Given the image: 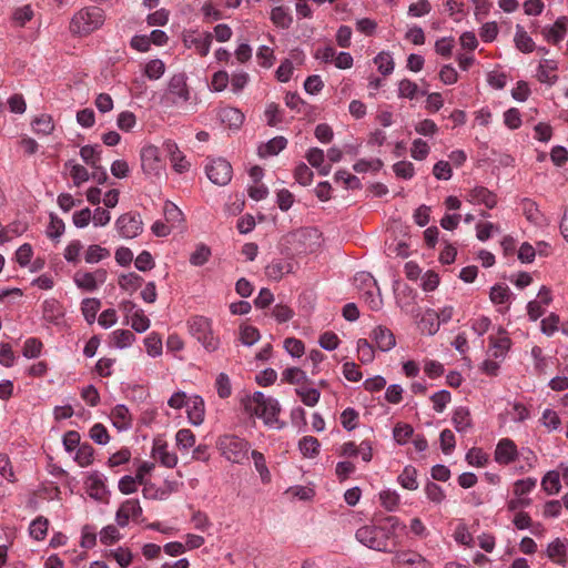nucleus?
Returning a JSON list of instances; mask_svg holds the SVG:
<instances>
[{
    "mask_svg": "<svg viewBox=\"0 0 568 568\" xmlns=\"http://www.w3.org/2000/svg\"><path fill=\"white\" fill-rule=\"evenodd\" d=\"M163 213L165 222L173 227L180 226L184 221L182 211L172 202L168 201L164 204Z\"/></svg>",
    "mask_w": 568,
    "mask_h": 568,
    "instance_id": "obj_29",
    "label": "nucleus"
},
{
    "mask_svg": "<svg viewBox=\"0 0 568 568\" xmlns=\"http://www.w3.org/2000/svg\"><path fill=\"white\" fill-rule=\"evenodd\" d=\"M419 92L418 85L409 79H403L398 83V97L413 100Z\"/></svg>",
    "mask_w": 568,
    "mask_h": 568,
    "instance_id": "obj_50",
    "label": "nucleus"
},
{
    "mask_svg": "<svg viewBox=\"0 0 568 568\" xmlns=\"http://www.w3.org/2000/svg\"><path fill=\"white\" fill-rule=\"evenodd\" d=\"M110 256V252L108 248L102 247L100 245L93 244L90 245L85 252L84 260L89 264L98 263Z\"/></svg>",
    "mask_w": 568,
    "mask_h": 568,
    "instance_id": "obj_42",
    "label": "nucleus"
},
{
    "mask_svg": "<svg viewBox=\"0 0 568 568\" xmlns=\"http://www.w3.org/2000/svg\"><path fill=\"white\" fill-rule=\"evenodd\" d=\"M185 409L189 422L192 425L199 426L204 422L205 405L201 396L194 395L189 397V404Z\"/></svg>",
    "mask_w": 568,
    "mask_h": 568,
    "instance_id": "obj_19",
    "label": "nucleus"
},
{
    "mask_svg": "<svg viewBox=\"0 0 568 568\" xmlns=\"http://www.w3.org/2000/svg\"><path fill=\"white\" fill-rule=\"evenodd\" d=\"M295 180L302 185H308L313 180V171L305 164L301 163L294 172Z\"/></svg>",
    "mask_w": 568,
    "mask_h": 568,
    "instance_id": "obj_64",
    "label": "nucleus"
},
{
    "mask_svg": "<svg viewBox=\"0 0 568 568\" xmlns=\"http://www.w3.org/2000/svg\"><path fill=\"white\" fill-rule=\"evenodd\" d=\"M131 326L138 333H143L150 327V320L142 310H138L131 316Z\"/></svg>",
    "mask_w": 568,
    "mask_h": 568,
    "instance_id": "obj_53",
    "label": "nucleus"
},
{
    "mask_svg": "<svg viewBox=\"0 0 568 568\" xmlns=\"http://www.w3.org/2000/svg\"><path fill=\"white\" fill-rule=\"evenodd\" d=\"M567 17H560L551 27L544 28L542 36L545 40L552 44L559 43L567 33Z\"/></svg>",
    "mask_w": 568,
    "mask_h": 568,
    "instance_id": "obj_21",
    "label": "nucleus"
},
{
    "mask_svg": "<svg viewBox=\"0 0 568 568\" xmlns=\"http://www.w3.org/2000/svg\"><path fill=\"white\" fill-rule=\"evenodd\" d=\"M425 494L427 498L435 504H440L446 497L443 488L433 481L426 484Z\"/></svg>",
    "mask_w": 568,
    "mask_h": 568,
    "instance_id": "obj_60",
    "label": "nucleus"
},
{
    "mask_svg": "<svg viewBox=\"0 0 568 568\" xmlns=\"http://www.w3.org/2000/svg\"><path fill=\"white\" fill-rule=\"evenodd\" d=\"M217 395L221 398H229L232 393L231 381L225 373H220L215 382Z\"/></svg>",
    "mask_w": 568,
    "mask_h": 568,
    "instance_id": "obj_59",
    "label": "nucleus"
},
{
    "mask_svg": "<svg viewBox=\"0 0 568 568\" xmlns=\"http://www.w3.org/2000/svg\"><path fill=\"white\" fill-rule=\"evenodd\" d=\"M510 291L503 284H496L491 287L489 297L495 304H504L509 300Z\"/></svg>",
    "mask_w": 568,
    "mask_h": 568,
    "instance_id": "obj_56",
    "label": "nucleus"
},
{
    "mask_svg": "<svg viewBox=\"0 0 568 568\" xmlns=\"http://www.w3.org/2000/svg\"><path fill=\"white\" fill-rule=\"evenodd\" d=\"M392 565L394 568H432L429 561L412 550L397 551L392 558Z\"/></svg>",
    "mask_w": 568,
    "mask_h": 568,
    "instance_id": "obj_10",
    "label": "nucleus"
},
{
    "mask_svg": "<svg viewBox=\"0 0 568 568\" xmlns=\"http://www.w3.org/2000/svg\"><path fill=\"white\" fill-rule=\"evenodd\" d=\"M287 145V140L284 136H275L267 143L258 146V155L262 158L277 155Z\"/></svg>",
    "mask_w": 568,
    "mask_h": 568,
    "instance_id": "obj_27",
    "label": "nucleus"
},
{
    "mask_svg": "<svg viewBox=\"0 0 568 568\" xmlns=\"http://www.w3.org/2000/svg\"><path fill=\"white\" fill-rule=\"evenodd\" d=\"M377 70L384 75H389L395 68V62L389 52L382 51L374 58Z\"/></svg>",
    "mask_w": 568,
    "mask_h": 568,
    "instance_id": "obj_32",
    "label": "nucleus"
},
{
    "mask_svg": "<svg viewBox=\"0 0 568 568\" xmlns=\"http://www.w3.org/2000/svg\"><path fill=\"white\" fill-rule=\"evenodd\" d=\"M518 457L517 446L509 438H503L498 442L495 449V460L500 465H509Z\"/></svg>",
    "mask_w": 568,
    "mask_h": 568,
    "instance_id": "obj_13",
    "label": "nucleus"
},
{
    "mask_svg": "<svg viewBox=\"0 0 568 568\" xmlns=\"http://www.w3.org/2000/svg\"><path fill=\"white\" fill-rule=\"evenodd\" d=\"M164 71L165 65L163 61H161L160 59H154L146 63L144 74L150 80H158L163 75Z\"/></svg>",
    "mask_w": 568,
    "mask_h": 568,
    "instance_id": "obj_47",
    "label": "nucleus"
},
{
    "mask_svg": "<svg viewBox=\"0 0 568 568\" xmlns=\"http://www.w3.org/2000/svg\"><path fill=\"white\" fill-rule=\"evenodd\" d=\"M321 232L315 227H302L287 235V243L297 255L315 253L321 246Z\"/></svg>",
    "mask_w": 568,
    "mask_h": 568,
    "instance_id": "obj_4",
    "label": "nucleus"
},
{
    "mask_svg": "<svg viewBox=\"0 0 568 568\" xmlns=\"http://www.w3.org/2000/svg\"><path fill=\"white\" fill-rule=\"evenodd\" d=\"M74 283L79 288L88 292L95 291L98 287L91 272L78 271L74 274Z\"/></svg>",
    "mask_w": 568,
    "mask_h": 568,
    "instance_id": "obj_43",
    "label": "nucleus"
},
{
    "mask_svg": "<svg viewBox=\"0 0 568 568\" xmlns=\"http://www.w3.org/2000/svg\"><path fill=\"white\" fill-rule=\"evenodd\" d=\"M142 515V507L138 499H128L119 507L115 520L119 526H128L130 519L136 520Z\"/></svg>",
    "mask_w": 568,
    "mask_h": 568,
    "instance_id": "obj_12",
    "label": "nucleus"
},
{
    "mask_svg": "<svg viewBox=\"0 0 568 568\" xmlns=\"http://www.w3.org/2000/svg\"><path fill=\"white\" fill-rule=\"evenodd\" d=\"M271 20H272V22L276 27L282 28V29L290 28V26L293 22L292 16L282 6L275 7V8L272 9V11H271Z\"/></svg>",
    "mask_w": 568,
    "mask_h": 568,
    "instance_id": "obj_35",
    "label": "nucleus"
},
{
    "mask_svg": "<svg viewBox=\"0 0 568 568\" xmlns=\"http://www.w3.org/2000/svg\"><path fill=\"white\" fill-rule=\"evenodd\" d=\"M106 557L115 560L121 568H126L132 562V552L130 551L129 548L124 547L111 549L108 552Z\"/></svg>",
    "mask_w": 568,
    "mask_h": 568,
    "instance_id": "obj_39",
    "label": "nucleus"
},
{
    "mask_svg": "<svg viewBox=\"0 0 568 568\" xmlns=\"http://www.w3.org/2000/svg\"><path fill=\"white\" fill-rule=\"evenodd\" d=\"M184 43L189 48L194 47L201 57H205L211 48L212 34L206 32L199 36H186Z\"/></svg>",
    "mask_w": 568,
    "mask_h": 568,
    "instance_id": "obj_25",
    "label": "nucleus"
},
{
    "mask_svg": "<svg viewBox=\"0 0 568 568\" xmlns=\"http://www.w3.org/2000/svg\"><path fill=\"white\" fill-rule=\"evenodd\" d=\"M143 283V277L139 274L131 272L128 274H122L119 276L118 284L119 286L126 292L133 293L139 287H141Z\"/></svg>",
    "mask_w": 568,
    "mask_h": 568,
    "instance_id": "obj_30",
    "label": "nucleus"
},
{
    "mask_svg": "<svg viewBox=\"0 0 568 568\" xmlns=\"http://www.w3.org/2000/svg\"><path fill=\"white\" fill-rule=\"evenodd\" d=\"M557 68L556 63L554 61L546 60L544 63H541L538 68V80L544 83L552 84L556 82L557 77L555 74H551L552 71H555Z\"/></svg>",
    "mask_w": 568,
    "mask_h": 568,
    "instance_id": "obj_40",
    "label": "nucleus"
},
{
    "mask_svg": "<svg viewBox=\"0 0 568 568\" xmlns=\"http://www.w3.org/2000/svg\"><path fill=\"white\" fill-rule=\"evenodd\" d=\"M112 341L118 348H124L135 341V335L129 329H116L112 333Z\"/></svg>",
    "mask_w": 568,
    "mask_h": 568,
    "instance_id": "obj_44",
    "label": "nucleus"
},
{
    "mask_svg": "<svg viewBox=\"0 0 568 568\" xmlns=\"http://www.w3.org/2000/svg\"><path fill=\"white\" fill-rule=\"evenodd\" d=\"M101 307V302L98 298H84L82 301L81 311L89 324L95 321L97 313Z\"/></svg>",
    "mask_w": 568,
    "mask_h": 568,
    "instance_id": "obj_38",
    "label": "nucleus"
},
{
    "mask_svg": "<svg viewBox=\"0 0 568 568\" xmlns=\"http://www.w3.org/2000/svg\"><path fill=\"white\" fill-rule=\"evenodd\" d=\"M379 500L385 509L393 511L399 504V495L394 490H383L379 494Z\"/></svg>",
    "mask_w": 568,
    "mask_h": 568,
    "instance_id": "obj_49",
    "label": "nucleus"
},
{
    "mask_svg": "<svg viewBox=\"0 0 568 568\" xmlns=\"http://www.w3.org/2000/svg\"><path fill=\"white\" fill-rule=\"evenodd\" d=\"M523 214L528 222L541 226L545 224L546 219L538 207V204L530 199H523L520 202Z\"/></svg>",
    "mask_w": 568,
    "mask_h": 568,
    "instance_id": "obj_23",
    "label": "nucleus"
},
{
    "mask_svg": "<svg viewBox=\"0 0 568 568\" xmlns=\"http://www.w3.org/2000/svg\"><path fill=\"white\" fill-rule=\"evenodd\" d=\"M141 168L146 175H159L162 169L160 151L155 145H145L140 152Z\"/></svg>",
    "mask_w": 568,
    "mask_h": 568,
    "instance_id": "obj_11",
    "label": "nucleus"
},
{
    "mask_svg": "<svg viewBox=\"0 0 568 568\" xmlns=\"http://www.w3.org/2000/svg\"><path fill=\"white\" fill-rule=\"evenodd\" d=\"M537 480L535 478L519 479L514 484V494L518 497H524L536 487Z\"/></svg>",
    "mask_w": 568,
    "mask_h": 568,
    "instance_id": "obj_58",
    "label": "nucleus"
},
{
    "mask_svg": "<svg viewBox=\"0 0 568 568\" xmlns=\"http://www.w3.org/2000/svg\"><path fill=\"white\" fill-rule=\"evenodd\" d=\"M103 22L104 13L101 8H83L73 16L70 22V31L73 34L88 36L99 29Z\"/></svg>",
    "mask_w": 568,
    "mask_h": 568,
    "instance_id": "obj_3",
    "label": "nucleus"
},
{
    "mask_svg": "<svg viewBox=\"0 0 568 568\" xmlns=\"http://www.w3.org/2000/svg\"><path fill=\"white\" fill-rule=\"evenodd\" d=\"M205 172L212 183L221 186L229 184L233 175L232 165L223 158L210 160Z\"/></svg>",
    "mask_w": 568,
    "mask_h": 568,
    "instance_id": "obj_8",
    "label": "nucleus"
},
{
    "mask_svg": "<svg viewBox=\"0 0 568 568\" xmlns=\"http://www.w3.org/2000/svg\"><path fill=\"white\" fill-rule=\"evenodd\" d=\"M541 487L548 495L558 494L561 485H560V473L559 471H548L542 480Z\"/></svg>",
    "mask_w": 568,
    "mask_h": 568,
    "instance_id": "obj_34",
    "label": "nucleus"
},
{
    "mask_svg": "<svg viewBox=\"0 0 568 568\" xmlns=\"http://www.w3.org/2000/svg\"><path fill=\"white\" fill-rule=\"evenodd\" d=\"M33 129L37 133L44 135L50 134L54 129L52 118L47 114H42L33 121Z\"/></svg>",
    "mask_w": 568,
    "mask_h": 568,
    "instance_id": "obj_52",
    "label": "nucleus"
},
{
    "mask_svg": "<svg viewBox=\"0 0 568 568\" xmlns=\"http://www.w3.org/2000/svg\"><path fill=\"white\" fill-rule=\"evenodd\" d=\"M164 149L170 156L173 169L178 173L186 172L190 169V162L185 159L184 154L180 151L174 141L168 140L164 143Z\"/></svg>",
    "mask_w": 568,
    "mask_h": 568,
    "instance_id": "obj_16",
    "label": "nucleus"
},
{
    "mask_svg": "<svg viewBox=\"0 0 568 568\" xmlns=\"http://www.w3.org/2000/svg\"><path fill=\"white\" fill-rule=\"evenodd\" d=\"M85 486L90 497L97 500H103L106 497L108 490L104 484V478L98 471H94L88 476Z\"/></svg>",
    "mask_w": 568,
    "mask_h": 568,
    "instance_id": "obj_22",
    "label": "nucleus"
},
{
    "mask_svg": "<svg viewBox=\"0 0 568 568\" xmlns=\"http://www.w3.org/2000/svg\"><path fill=\"white\" fill-rule=\"evenodd\" d=\"M120 538L121 534L113 525H109L100 531V541L104 545H112L120 540Z\"/></svg>",
    "mask_w": 568,
    "mask_h": 568,
    "instance_id": "obj_61",
    "label": "nucleus"
},
{
    "mask_svg": "<svg viewBox=\"0 0 568 568\" xmlns=\"http://www.w3.org/2000/svg\"><path fill=\"white\" fill-rule=\"evenodd\" d=\"M397 480L405 489L416 490L418 488L417 470L413 466H406Z\"/></svg>",
    "mask_w": 568,
    "mask_h": 568,
    "instance_id": "obj_33",
    "label": "nucleus"
},
{
    "mask_svg": "<svg viewBox=\"0 0 568 568\" xmlns=\"http://www.w3.org/2000/svg\"><path fill=\"white\" fill-rule=\"evenodd\" d=\"M468 201L473 204H483L487 209H494L498 203L496 193L485 186H475L468 193Z\"/></svg>",
    "mask_w": 568,
    "mask_h": 568,
    "instance_id": "obj_14",
    "label": "nucleus"
},
{
    "mask_svg": "<svg viewBox=\"0 0 568 568\" xmlns=\"http://www.w3.org/2000/svg\"><path fill=\"white\" fill-rule=\"evenodd\" d=\"M115 227L122 237L134 239L142 233L143 222L140 214L128 212L116 219Z\"/></svg>",
    "mask_w": 568,
    "mask_h": 568,
    "instance_id": "obj_9",
    "label": "nucleus"
},
{
    "mask_svg": "<svg viewBox=\"0 0 568 568\" xmlns=\"http://www.w3.org/2000/svg\"><path fill=\"white\" fill-rule=\"evenodd\" d=\"M406 529L397 517L388 516L378 524L359 527L355 532L356 540L363 546L379 552H393L400 545V532Z\"/></svg>",
    "mask_w": 568,
    "mask_h": 568,
    "instance_id": "obj_1",
    "label": "nucleus"
},
{
    "mask_svg": "<svg viewBox=\"0 0 568 568\" xmlns=\"http://www.w3.org/2000/svg\"><path fill=\"white\" fill-rule=\"evenodd\" d=\"M49 520L43 516H39L30 524L29 534L36 540H43L47 536Z\"/></svg>",
    "mask_w": 568,
    "mask_h": 568,
    "instance_id": "obj_36",
    "label": "nucleus"
},
{
    "mask_svg": "<svg viewBox=\"0 0 568 568\" xmlns=\"http://www.w3.org/2000/svg\"><path fill=\"white\" fill-rule=\"evenodd\" d=\"M358 358L363 364H369L375 358L373 345L366 338H359L357 342Z\"/></svg>",
    "mask_w": 568,
    "mask_h": 568,
    "instance_id": "obj_41",
    "label": "nucleus"
},
{
    "mask_svg": "<svg viewBox=\"0 0 568 568\" xmlns=\"http://www.w3.org/2000/svg\"><path fill=\"white\" fill-rule=\"evenodd\" d=\"M489 341L495 358L504 357L511 344L507 336L490 337Z\"/></svg>",
    "mask_w": 568,
    "mask_h": 568,
    "instance_id": "obj_45",
    "label": "nucleus"
},
{
    "mask_svg": "<svg viewBox=\"0 0 568 568\" xmlns=\"http://www.w3.org/2000/svg\"><path fill=\"white\" fill-rule=\"evenodd\" d=\"M75 462L81 467H87L93 462V448L89 444H82L79 446L75 457Z\"/></svg>",
    "mask_w": 568,
    "mask_h": 568,
    "instance_id": "obj_46",
    "label": "nucleus"
},
{
    "mask_svg": "<svg viewBox=\"0 0 568 568\" xmlns=\"http://www.w3.org/2000/svg\"><path fill=\"white\" fill-rule=\"evenodd\" d=\"M43 318L53 324H58L64 316L62 305L55 298L45 300L42 305Z\"/></svg>",
    "mask_w": 568,
    "mask_h": 568,
    "instance_id": "obj_26",
    "label": "nucleus"
},
{
    "mask_svg": "<svg viewBox=\"0 0 568 568\" xmlns=\"http://www.w3.org/2000/svg\"><path fill=\"white\" fill-rule=\"evenodd\" d=\"M168 92L173 95V103L178 100L186 102L190 99V92L186 85L185 77L183 74H175L169 82Z\"/></svg>",
    "mask_w": 568,
    "mask_h": 568,
    "instance_id": "obj_20",
    "label": "nucleus"
},
{
    "mask_svg": "<svg viewBox=\"0 0 568 568\" xmlns=\"http://www.w3.org/2000/svg\"><path fill=\"white\" fill-rule=\"evenodd\" d=\"M187 328L207 352H215L219 348L220 339L214 336L210 318L202 315L191 316L187 320Z\"/></svg>",
    "mask_w": 568,
    "mask_h": 568,
    "instance_id": "obj_5",
    "label": "nucleus"
},
{
    "mask_svg": "<svg viewBox=\"0 0 568 568\" xmlns=\"http://www.w3.org/2000/svg\"><path fill=\"white\" fill-rule=\"evenodd\" d=\"M217 118L230 129H239L244 122V114L239 109L227 105L217 110Z\"/></svg>",
    "mask_w": 568,
    "mask_h": 568,
    "instance_id": "obj_18",
    "label": "nucleus"
},
{
    "mask_svg": "<svg viewBox=\"0 0 568 568\" xmlns=\"http://www.w3.org/2000/svg\"><path fill=\"white\" fill-rule=\"evenodd\" d=\"M429 153V146L426 141L416 139L413 142L410 154L415 160L422 161L427 158Z\"/></svg>",
    "mask_w": 568,
    "mask_h": 568,
    "instance_id": "obj_63",
    "label": "nucleus"
},
{
    "mask_svg": "<svg viewBox=\"0 0 568 568\" xmlns=\"http://www.w3.org/2000/svg\"><path fill=\"white\" fill-rule=\"evenodd\" d=\"M298 447L304 457L313 458L318 455L321 445L315 437L304 436L300 440Z\"/></svg>",
    "mask_w": 568,
    "mask_h": 568,
    "instance_id": "obj_37",
    "label": "nucleus"
},
{
    "mask_svg": "<svg viewBox=\"0 0 568 568\" xmlns=\"http://www.w3.org/2000/svg\"><path fill=\"white\" fill-rule=\"evenodd\" d=\"M99 148V145H84L80 149L82 160L95 170L101 169L99 165L101 150Z\"/></svg>",
    "mask_w": 568,
    "mask_h": 568,
    "instance_id": "obj_31",
    "label": "nucleus"
},
{
    "mask_svg": "<svg viewBox=\"0 0 568 568\" xmlns=\"http://www.w3.org/2000/svg\"><path fill=\"white\" fill-rule=\"evenodd\" d=\"M211 256V250L204 244L197 245L196 250L190 256V263L194 266L205 264Z\"/></svg>",
    "mask_w": 568,
    "mask_h": 568,
    "instance_id": "obj_51",
    "label": "nucleus"
},
{
    "mask_svg": "<svg viewBox=\"0 0 568 568\" xmlns=\"http://www.w3.org/2000/svg\"><path fill=\"white\" fill-rule=\"evenodd\" d=\"M359 284H365L366 290L361 293V297L368 305V307L373 311L381 310L383 300L375 278L369 273H357L354 276V285L359 286Z\"/></svg>",
    "mask_w": 568,
    "mask_h": 568,
    "instance_id": "obj_7",
    "label": "nucleus"
},
{
    "mask_svg": "<svg viewBox=\"0 0 568 568\" xmlns=\"http://www.w3.org/2000/svg\"><path fill=\"white\" fill-rule=\"evenodd\" d=\"M217 448L227 460L242 463L247 458L250 445L237 436L224 435L219 438Z\"/></svg>",
    "mask_w": 568,
    "mask_h": 568,
    "instance_id": "obj_6",
    "label": "nucleus"
},
{
    "mask_svg": "<svg viewBox=\"0 0 568 568\" xmlns=\"http://www.w3.org/2000/svg\"><path fill=\"white\" fill-rule=\"evenodd\" d=\"M515 45L516 48L524 52V53H530L535 50V42L531 39V37L528 36V33L525 31V29L520 26H516V33H515Z\"/></svg>",
    "mask_w": 568,
    "mask_h": 568,
    "instance_id": "obj_28",
    "label": "nucleus"
},
{
    "mask_svg": "<svg viewBox=\"0 0 568 568\" xmlns=\"http://www.w3.org/2000/svg\"><path fill=\"white\" fill-rule=\"evenodd\" d=\"M260 338V332L252 325H244L240 328V341L247 346L253 345Z\"/></svg>",
    "mask_w": 568,
    "mask_h": 568,
    "instance_id": "obj_54",
    "label": "nucleus"
},
{
    "mask_svg": "<svg viewBox=\"0 0 568 568\" xmlns=\"http://www.w3.org/2000/svg\"><path fill=\"white\" fill-rule=\"evenodd\" d=\"M244 409L251 416L261 418L265 424L277 420L280 406L277 400L266 397L262 392H255L242 400Z\"/></svg>",
    "mask_w": 568,
    "mask_h": 568,
    "instance_id": "obj_2",
    "label": "nucleus"
},
{
    "mask_svg": "<svg viewBox=\"0 0 568 568\" xmlns=\"http://www.w3.org/2000/svg\"><path fill=\"white\" fill-rule=\"evenodd\" d=\"M394 173L397 178L409 180L415 174V168L412 162L399 161L393 165Z\"/></svg>",
    "mask_w": 568,
    "mask_h": 568,
    "instance_id": "obj_57",
    "label": "nucleus"
},
{
    "mask_svg": "<svg viewBox=\"0 0 568 568\" xmlns=\"http://www.w3.org/2000/svg\"><path fill=\"white\" fill-rule=\"evenodd\" d=\"M153 457L168 468H173L178 464V456L174 453H170L168 445L160 439L154 442Z\"/></svg>",
    "mask_w": 568,
    "mask_h": 568,
    "instance_id": "obj_24",
    "label": "nucleus"
},
{
    "mask_svg": "<svg viewBox=\"0 0 568 568\" xmlns=\"http://www.w3.org/2000/svg\"><path fill=\"white\" fill-rule=\"evenodd\" d=\"M547 555L550 559L561 562L566 557V546L560 539H556L548 545Z\"/></svg>",
    "mask_w": 568,
    "mask_h": 568,
    "instance_id": "obj_48",
    "label": "nucleus"
},
{
    "mask_svg": "<svg viewBox=\"0 0 568 568\" xmlns=\"http://www.w3.org/2000/svg\"><path fill=\"white\" fill-rule=\"evenodd\" d=\"M371 338L382 352H388L396 345L395 335L386 326H377L371 333Z\"/></svg>",
    "mask_w": 568,
    "mask_h": 568,
    "instance_id": "obj_15",
    "label": "nucleus"
},
{
    "mask_svg": "<svg viewBox=\"0 0 568 568\" xmlns=\"http://www.w3.org/2000/svg\"><path fill=\"white\" fill-rule=\"evenodd\" d=\"M466 460L471 466L481 467L488 462V455L481 448H471L466 454Z\"/></svg>",
    "mask_w": 568,
    "mask_h": 568,
    "instance_id": "obj_55",
    "label": "nucleus"
},
{
    "mask_svg": "<svg viewBox=\"0 0 568 568\" xmlns=\"http://www.w3.org/2000/svg\"><path fill=\"white\" fill-rule=\"evenodd\" d=\"M294 264L290 258L273 260L266 267L265 274L273 281H280L285 274L293 272Z\"/></svg>",
    "mask_w": 568,
    "mask_h": 568,
    "instance_id": "obj_17",
    "label": "nucleus"
},
{
    "mask_svg": "<svg viewBox=\"0 0 568 568\" xmlns=\"http://www.w3.org/2000/svg\"><path fill=\"white\" fill-rule=\"evenodd\" d=\"M144 345L150 356L155 357L162 354V339L158 335H149L144 339Z\"/></svg>",
    "mask_w": 568,
    "mask_h": 568,
    "instance_id": "obj_62",
    "label": "nucleus"
}]
</instances>
